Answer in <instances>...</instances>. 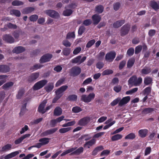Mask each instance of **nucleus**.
Listing matches in <instances>:
<instances>
[{"mask_svg":"<svg viewBox=\"0 0 159 159\" xmlns=\"http://www.w3.org/2000/svg\"><path fill=\"white\" fill-rule=\"evenodd\" d=\"M20 32V30H16L13 32L12 35L16 39H17L19 38Z\"/></svg>","mask_w":159,"mask_h":159,"instance_id":"0e129e2a","label":"nucleus"},{"mask_svg":"<svg viewBox=\"0 0 159 159\" xmlns=\"http://www.w3.org/2000/svg\"><path fill=\"white\" fill-rule=\"evenodd\" d=\"M24 47L22 46H19L16 47L13 49L12 52L13 53L16 54H19L25 51Z\"/></svg>","mask_w":159,"mask_h":159,"instance_id":"aec40b11","label":"nucleus"},{"mask_svg":"<svg viewBox=\"0 0 159 159\" xmlns=\"http://www.w3.org/2000/svg\"><path fill=\"white\" fill-rule=\"evenodd\" d=\"M62 112L61 109L60 107H57L54 110L53 115L56 116L61 115Z\"/></svg>","mask_w":159,"mask_h":159,"instance_id":"c85d7f7f","label":"nucleus"},{"mask_svg":"<svg viewBox=\"0 0 159 159\" xmlns=\"http://www.w3.org/2000/svg\"><path fill=\"white\" fill-rule=\"evenodd\" d=\"M80 138L81 139L87 141L90 139L91 137L90 136L89 134H85L82 135L81 136Z\"/></svg>","mask_w":159,"mask_h":159,"instance_id":"052dcab7","label":"nucleus"},{"mask_svg":"<svg viewBox=\"0 0 159 159\" xmlns=\"http://www.w3.org/2000/svg\"><path fill=\"white\" fill-rule=\"evenodd\" d=\"M75 120H73L71 121H69L66 123H65L61 125L63 127H66L67 126H72L75 125Z\"/></svg>","mask_w":159,"mask_h":159,"instance_id":"3c124183","label":"nucleus"},{"mask_svg":"<svg viewBox=\"0 0 159 159\" xmlns=\"http://www.w3.org/2000/svg\"><path fill=\"white\" fill-rule=\"evenodd\" d=\"M95 43V41L94 39H92L91 40L89 41L86 45V48H89L93 46L94 43Z\"/></svg>","mask_w":159,"mask_h":159,"instance_id":"338daca9","label":"nucleus"},{"mask_svg":"<svg viewBox=\"0 0 159 159\" xmlns=\"http://www.w3.org/2000/svg\"><path fill=\"white\" fill-rule=\"evenodd\" d=\"M58 130V128H53L50 129H48L44 131L42 133L43 136H47L50 134H54Z\"/></svg>","mask_w":159,"mask_h":159,"instance_id":"4468645a","label":"nucleus"},{"mask_svg":"<svg viewBox=\"0 0 159 159\" xmlns=\"http://www.w3.org/2000/svg\"><path fill=\"white\" fill-rule=\"evenodd\" d=\"M7 26L10 29H15L17 28L16 25L13 24L10 22L7 24Z\"/></svg>","mask_w":159,"mask_h":159,"instance_id":"69168bd1","label":"nucleus"},{"mask_svg":"<svg viewBox=\"0 0 159 159\" xmlns=\"http://www.w3.org/2000/svg\"><path fill=\"white\" fill-rule=\"evenodd\" d=\"M77 6V5L76 3H71L68 5H66L65 6V9H66L68 8H70L72 9H74Z\"/></svg>","mask_w":159,"mask_h":159,"instance_id":"4d7b16f0","label":"nucleus"},{"mask_svg":"<svg viewBox=\"0 0 159 159\" xmlns=\"http://www.w3.org/2000/svg\"><path fill=\"white\" fill-rule=\"evenodd\" d=\"M104 7L101 5H97L95 8V11L99 14H101L103 12Z\"/></svg>","mask_w":159,"mask_h":159,"instance_id":"f704fd0d","label":"nucleus"},{"mask_svg":"<svg viewBox=\"0 0 159 159\" xmlns=\"http://www.w3.org/2000/svg\"><path fill=\"white\" fill-rule=\"evenodd\" d=\"M151 91V88L150 87H148L145 88L143 90V95H149Z\"/></svg>","mask_w":159,"mask_h":159,"instance_id":"de8ad7c7","label":"nucleus"},{"mask_svg":"<svg viewBox=\"0 0 159 159\" xmlns=\"http://www.w3.org/2000/svg\"><path fill=\"white\" fill-rule=\"evenodd\" d=\"M50 140V138L45 137L40 139L39 140V141L42 143V144L45 145L49 143Z\"/></svg>","mask_w":159,"mask_h":159,"instance_id":"72a5a7b5","label":"nucleus"},{"mask_svg":"<svg viewBox=\"0 0 159 159\" xmlns=\"http://www.w3.org/2000/svg\"><path fill=\"white\" fill-rule=\"evenodd\" d=\"M11 144H7L2 147L1 151L2 152H5L7 151L11 150Z\"/></svg>","mask_w":159,"mask_h":159,"instance_id":"e433bc0d","label":"nucleus"},{"mask_svg":"<svg viewBox=\"0 0 159 159\" xmlns=\"http://www.w3.org/2000/svg\"><path fill=\"white\" fill-rule=\"evenodd\" d=\"M10 70V68L8 65L4 64L0 65V73H8Z\"/></svg>","mask_w":159,"mask_h":159,"instance_id":"ddd939ff","label":"nucleus"},{"mask_svg":"<svg viewBox=\"0 0 159 159\" xmlns=\"http://www.w3.org/2000/svg\"><path fill=\"white\" fill-rule=\"evenodd\" d=\"M76 147L68 149L65 152H63V153H62L61 154V156L62 157L65 155H66L67 154H69V153H71L72 152L75 151V150L76 149Z\"/></svg>","mask_w":159,"mask_h":159,"instance_id":"58836bf2","label":"nucleus"},{"mask_svg":"<svg viewBox=\"0 0 159 159\" xmlns=\"http://www.w3.org/2000/svg\"><path fill=\"white\" fill-rule=\"evenodd\" d=\"M81 72V68L78 66H75L70 69L69 73L71 76L76 77L80 75Z\"/></svg>","mask_w":159,"mask_h":159,"instance_id":"20e7f679","label":"nucleus"},{"mask_svg":"<svg viewBox=\"0 0 159 159\" xmlns=\"http://www.w3.org/2000/svg\"><path fill=\"white\" fill-rule=\"evenodd\" d=\"M39 76V74L38 72L33 73L28 77V81L30 83H31L35 81Z\"/></svg>","mask_w":159,"mask_h":159,"instance_id":"f8f14e48","label":"nucleus"},{"mask_svg":"<svg viewBox=\"0 0 159 159\" xmlns=\"http://www.w3.org/2000/svg\"><path fill=\"white\" fill-rule=\"evenodd\" d=\"M42 66V65L39 64H36L34 65L33 66L30 67V70L32 71L36 70L39 69H40Z\"/></svg>","mask_w":159,"mask_h":159,"instance_id":"5fc2aeb1","label":"nucleus"},{"mask_svg":"<svg viewBox=\"0 0 159 159\" xmlns=\"http://www.w3.org/2000/svg\"><path fill=\"white\" fill-rule=\"evenodd\" d=\"M136 138V135L134 133H130L125 137V139L133 140Z\"/></svg>","mask_w":159,"mask_h":159,"instance_id":"4c0bfd02","label":"nucleus"},{"mask_svg":"<svg viewBox=\"0 0 159 159\" xmlns=\"http://www.w3.org/2000/svg\"><path fill=\"white\" fill-rule=\"evenodd\" d=\"M54 88V84L53 83H49L48 85L44 88L45 90L48 93L51 92Z\"/></svg>","mask_w":159,"mask_h":159,"instance_id":"b1692460","label":"nucleus"},{"mask_svg":"<svg viewBox=\"0 0 159 159\" xmlns=\"http://www.w3.org/2000/svg\"><path fill=\"white\" fill-rule=\"evenodd\" d=\"M138 90V88H134L131 90L126 91V95L131 94L136 92Z\"/></svg>","mask_w":159,"mask_h":159,"instance_id":"13d9d810","label":"nucleus"},{"mask_svg":"<svg viewBox=\"0 0 159 159\" xmlns=\"http://www.w3.org/2000/svg\"><path fill=\"white\" fill-rule=\"evenodd\" d=\"M142 79L141 77L138 78L136 75L132 76L128 81V84L131 86H139L141 84Z\"/></svg>","mask_w":159,"mask_h":159,"instance_id":"f257e3e1","label":"nucleus"},{"mask_svg":"<svg viewBox=\"0 0 159 159\" xmlns=\"http://www.w3.org/2000/svg\"><path fill=\"white\" fill-rule=\"evenodd\" d=\"M82 109L80 107L78 106H76L73 107L72 112L74 113H78L82 111Z\"/></svg>","mask_w":159,"mask_h":159,"instance_id":"49530a36","label":"nucleus"},{"mask_svg":"<svg viewBox=\"0 0 159 159\" xmlns=\"http://www.w3.org/2000/svg\"><path fill=\"white\" fill-rule=\"evenodd\" d=\"M65 81V78H61L57 81L55 84V86L57 87L63 84Z\"/></svg>","mask_w":159,"mask_h":159,"instance_id":"774afa93","label":"nucleus"},{"mask_svg":"<svg viewBox=\"0 0 159 159\" xmlns=\"http://www.w3.org/2000/svg\"><path fill=\"white\" fill-rule=\"evenodd\" d=\"M96 143V140L93 139L90 140L88 141L84 144V147L89 148L90 147Z\"/></svg>","mask_w":159,"mask_h":159,"instance_id":"4be33fe9","label":"nucleus"},{"mask_svg":"<svg viewBox=\"0 0 159 159\" xmlns=\"http://www.w3.org/2000/svg\"><path fill=\"white\" fill-rule=\"evenodd\" d=\"M77 99V96L75 94L69 95L66 98V100L69 101H76Z\"/></svg>","mask_w":159,"mask_h":159,"instance_id":"a878e982","label":"nucleus"},{"mask_svg":"<svg viewBox=\"0 0 159 159\" xmlns=\"http://www.w3.org/2000/svg\"><path fill=\"white\" fill-rule=\"evenodd\" d=\"M151 69L149 67L145 66L144 68L142 69L141 71V73L142 75H147L151 72Z\"/></svg>","mask_w":159,"mask_h":159,"instance_id":"cd10ccee","label":"nucleus"},{"mask_svg":"<svg viewBox=\"0 0 159 159\" xmlns=\"http://www.w3.org/2000/svg\"><path fill=\"white\" fill-rule=\"evenodd\" d=\"M82 57L80 55H79L76 57L73 58L71 60V62L72 64H77L80 62V59Z\"/></svg>","mask_w":159,"mask_h":159,"instance_id":"c756f323","label":"nucleus"},{"mask_svg":"<svg viewBox=\"0 0 159 159\" xmlns=\"http://www.w3.org/2000/svg\"><path fill=\"white\" fill-rule=\"evenodd\" d=\"M24 3L22 2L17 0H15L11 2V5L13 6H22Z\"/></svg>","mask_w":159,"mask_h":159,"instance_id":"37998d69","label":"nucleus"},{"mask_svg":"<svg viewBox=\"0 0 159 159\" xmlns=\"http://www.w3.org/2000/svg\"><path fill=\"white\" fill-rule=\"evenodd\" d=\"M113 71L112 70L107 69L104 70L102 73V75L103 76L110 75L113 73Z\"/></svg>","mask_w":159,"mask_h":159,"instance_id":"8fccbe9b","label":"nucleus"},{"mask_svg":"<svg viewBox=\"0 0 159 159\" xmlns=\"http://www.w3.org/2000/svg\"><path fill=\"white\" fill-rule=\"evenodd\" d=\"M84 151V148L83 147H80L79 148L75 149V150L73 151L70 154V156L73 155H79L80 154H82Z\"/></svg>","mask_w":159,"mask_h":159,"instance_id":"f3484780","label":"nucleus"},{"mask_svg":"<svg viewBox=\"0 0 159 159\" xmlns=\"http://www.w3.org/2000/svg\"><path fill=\"white\" fill-rule=\"evenodd\" d=\"M14 84V83L10 81L7 83H6L4 84L2 86L3 89H7V88H9L10 87L13 86Z\"/></svg>","mask_w":159,"mask_h":159,"instance_id":"c9c22d12","label":"nucleus"},{"mask_svg":"<svg viewBox=\"0 0 159 159\" xmlns=\"http://www.w3.org/2000/svg\"><path fill=\"white\" fill-rule=\"evenodd\" d=\"M116 55L115 52L111 51L106 54L105 60L109 62H112L115 59Z\"/></svg>","mask_w":159,"mask_h":159,"instance_id":"423d86ee","label":"nucleus"},{"mask_svg":"<svg viewBox=\"0 0 159 159\" xmlns=\"http://www.w3.org/2000/svg\"><path fill=\"white\" fill-rule=\"evenodd\" d=\"M154 110V108L148 107L143 109L142 111V114H147L151 113Z\"/></svg>","mask_w":159,"mask_h":159,"instance_id":"7c9ffc66","label":"nucleus"},{"mask_svg":"<svg viewBox=\"0 0 159 159\" xmlns=\"http://www.w3.org/2000/svg\"><path fill=\"white\" fill-rule=\"evenodd\" d=\"M63 12V15L65 16H69L72 14L73 11L70 9H65Z\"/></svg>","mask_w":159,"mask_h":159,"instance_id":"2f4dec72","label":"nucleus"},{"mask_svg":"<svg viewBox=\"0 0 159 159\" xmlns=\"http://www.w3.org/2000/svg\"><path fill=\"white\" fill-rule=\"evenodd\" d=\"M34 9V8L32 7H26L23 9L22 13L24 14H28L31 12Z\"/></svg>","mask_w":159,"mask_h":159,"instance_id":"393cba45","label":"nucleus"},{"mask_svg":"<svg viewBox=\"0 0 159 159\" xmlns=\"http://www.w3.org/2000/svg\"><path fill=\"white\" fill-rule=\"evenodd\" d=\"M122 137V135L120 134H116L113 136L111 138L112 141H115L120 139Z\"/></svg>","mask_w":159,"mask_h":159,"instance_id":"a18cd8bd","label":"nucleus"},{"mask_svg":"<svg viewBox=\"0 0 159 159\" xmlns=\"http://www.w3.org/2000/svg\"><path fill=\"white\" fill-rule=\"evenodd\" d=\"M25 93L24 89L22 88L19 89L18 91V93L16 96V98L17 99H20L22 98L23 95Z\"/></svg>","mask_w":159,"mask_h":159,"instance_id":"473e14b6","label":"nucleus"},{"mask_svg":"<svg viewBox=\"0 0 159 159\" xmlns=\"http://www.w3.org/2000/svg\"><path fill=\"white\" fill-rule=\"evenodd\" d=\"M48 83L47 80H42L38 81L35 83L33 86V89L34 90H37L43 87Z\"/></svg>","mask_w":159,"mask_h":159,"instance_id":"7ed1b4c3","label":"nucleus"},{"mask_svg":"<svg viewBox=\"0 0 159 159\" xmlns=\"http://www.w3.org/2000/svg\"><path fill=\"white\" fill-rule=\"evenodd\" d=\"M95 97V94L93 93H89L88 95L83 94L81 97L80 100L84 102L88 103L91 101Z\"/></svg>","mask_w":159,"mask_h":159,"instance_id":"f03ea898","label":"nucleus"},{"mask_svg":"<svg viewBox=\"0 0 159 159\" xmlns=\"http://www.w3.org/2000/svg\"><path fill=\"white\" fill-rule=\"evenodd\" d=\"M71 129V127L61 128L59 129V132L61 134L65 133L70 131Z\"/></svg>","mask_w":159,"mask_h":159,"instance_id":"6e6d98bb","label":"nucleus"},{"mask_svg":"<svg viewBox=\"0 0 159 159\" xmlns=\"http://www.w3.org/2000/svg\"><path fill=\"white\" fill-rule=\"evenodd\" d=\"M150 6L152 9L157 11L159 9V2H157L154 1H151L150 2Z\"/></svg>","mask_w":159,"mask_h":159,"instance_id":"6ab92c4d","label":"nucleus"},{"mask_svg":"<svg viewBox=\"0 0 159 159\" xmlns=\"http://www.w3.org/2000/svg\"><path fill=\"white\" fill-rule=\"evenodd\" d=\"M25 153L21 154L19 156V157L20 158H21L25 157L21 159H29L34 157V155L32 154H29L28 155H26V156L25 157Z\"/></svg>","mask_w":159,"mask_h":159,"instance_id":"ea45409f","label":"nucleus"},{"mask_svg":"<svg viewBox=\"0 0 159 159\" xmlns=\"http://www.w3.org/2000/svg\"><path fill=\"white\" fill-rule=\"evenodd\" d=\"M30 134H26L22 136H21L18 139H16L14 143L15 144H18L19 143H20L22 142L23 140L26 138L30 137Z\"/></svg>","mask_w":159,"mask_h":159,"instance_id":"412c9836","label":"nucleus"},{"mask_svg":"<svg viewBox=\"0 0 159 159\" xmlns=\"http://www.w3.org/2000/svg\"><path fill=\"white\" fill-rule=\"evenodd\" d=\"M120 98L117 97L113 101L111 102L110 105L111 106H114L117 105V104H119V103L120 101Z\"/></svg>","mask_w":159,"mask_h":159,"instance_id":"603ef678","label":"nucleus"},{"mask_svg":"<svg viewBox=\"0 0 159 159\" xmlns=\"http://www.w3.org/2000/svg\"><path fill=\"white\" fill-rule=\"evenodd\" d=\"M3 40L7 43H14V39L10 34H5L2 37Z\"/></svg>","mask_w":159,"mask_h":159,"instance_id":"1a4fd4ad","label":"nucleus"},{"mask_svg":"<svg viewBox=\"0 0 159 159\" xmlns=\"http://www.w3.org/2000/svg\"><path fill=\"white\" fill-rule=\"evenodd\" d=\"M52 57V55L51 54L47 53L44 55L40 58L39 62L42 64L47 62L49 61Z\"/></svg>","mask_w":159,"mask_h":159,"instance_id":"6e6552de","label":"nucleus"},{"mask_svg":"<svg viewBox=\"0 0 159 159\" xmlns=\"http://www.w3.org/2000/svg\"><path fill=\"white\" fill-rule=\"evenodd\" d=\"M92 20L93 21L94 25H97L101 20V17L99 15L95 14L92 16Z\"/></svg>","mask_w":159,"mask_h":159,"instance_id":"2eb2a0df","label":"nucleus"},{"mask_svg":"<svg viewBox=\"0 0 159 159\" xmlns=\"http://www.w3.org/2000/svg\"><path fill=\"white\" fill-rule=\"evenodd\" d=\"M85 30L86 28L84 26H80L78 30V34L80 36L82 35L85 31Z\"/></svg>","mask_w":159,"mask_h":159,"instance_id":"79ce46f5","label":"nucleus"},{"mask_svg":"<svg viewBox=\"0 0 159 159\" xmlns=\"http://www.w3.org/2000/svg\"><path fill=\"white\" fill-rule=\"evenodd\" d=\"M130 99V98L129 96L123 97L122 99H120V102H119L118 104V106L121 107L125 104H127L129 102Z\"/></svg>","mask_w":159,"mask_h":159,"instance_id":"9b49d317","label":"nucleus"},{"mask_svg":"<svg viewBox=\"0 0 159 159\" xmlns=\"http://www.w3.org/2000/svg\"><path fill=\"white\" fill-rule=\"evenodd\" d=\"M45 12L47 15L53 18H57L59 16V13L54 10H47Z\"/></svg>","mask_w":159,"mask_h":159,"instance_id":"0eeeda50","label":"nucleus"},{"mask_svg":"<svg viewBox=\"0 0 159 159\" xmlns=\"http://www.w3.org/2000/svg\"><path fill=\"white\" fill-rule=\"evenodd\" d=\"M134 53V49L132 47L130 48H129L127 51V54H128V56L131 57L133 55Z\"/></svg>","mask_w":159,"mask_h":159,"instance_id":"680f3d73","label":"nucleus"},{"mask_svg":"<svg viewBox=\"0 0 159 159\" xmlns=\"http://www.w3.org/2000/svg\"><path fill=\"white\" fill-rule=\"evenodd\" d=\"M47 102V101L46 100H44L40 104L38 109V111L39 112L42 114L46 112V110H45V109L44 108L45 107Z\"/></svg>","mask_w":159,"mask_h":159,"instance_id":"9d476101","label":"nucleus"},{"mask_svg":"<svg viewBox=\"0 0 159 159\" xmlns=\"http://www.w3.org/2000/svg\"><path fill=\"white\" fill-rule=\"evenodd\" d=\"M75 38V32L73 31L72 32H69L67 34L66 36V39H69L71 38L74 39Z\"/></svg>","mask_w":159,"mask_h":159,"instance_id":"c03bdc74","label":"nucleus"},{"mask_svg":"<svg viewBox=\"0 0 159 159\" xmlns=\"http://www.w3.org/2000/svg\"><path fill=\"white\" fill-rule=\"evenodd\" d=\"M152 81V80L151 78L148 77H146L144 80V84L146 85H148L151 84Z\"/></svg>","mask_w":159,"mask_h":159,"instance_id":"864d4df0","label":"nucleus"},{"mask_svg":"<svg viewBox=\"0 0 159 159\" xmlns=\"http://www.w3.org/2000/svg\"><path fill=\"white\" fill-rule=\"evenodd\" d=\"M148 133V130L147 129H140L138 131L139 136L140 138H143L146 137Z\"/></svg>","mask_w":159,"mask_h":159,"instance_id":"a211bd4d","label":"nucleus"},{"mask_svg":"<svg viewBox=\"0 0 159 159\" xmlns=\"http://www.w3.org/2000/svg\"><path fill=\"white\" fill-rule=\"evenodd\" d=\"M89 118L87 117H84L79 120L78 124L80 126H85L88 123Z\"/></svg>","mask_w":159,"mask_h":159,"instance_id":"dca6fc26","label":"nucleus"},{"mask_svg":"<svg viewBox=\"0 0 159 159\" xmlns=\"http://www.w3.org/2000/svg\"><path fill=\"white\" fill-rule=\"evenodd\" d=\"M130 29V25L127 23L125 24L121 28L120 34L121 36L128 34Z\"/></svg>","mask_w":159,"mask_h":159,"instance_id":"39448f33","label":"nucleus"},{"mask_svg":"<svg viewBox=\"0 0 159 159\" xmlns=\"http://www.w3.org/2000/svg\"><path fill=\"white\" fill-rule=\"evenodd\" d=\"M10 14L11 15H14L17 17H20L21 15L20 11L16 9L11 10L10 11Z\"/></svg>","mask_w":159,"mask_h":159,"instance_id":"bb28decb","label":"nucleus"},{"mask_svg":"<svg viewBox=\"0 0 159 159\" xmlns=\"http://www.w3.org/2000/svg\"><path fill=\"white\" fill-rule=\"evenodd\" d=\"M122 87L120 85H117L113 87V89L116 93L120 92L121 89Z\"/></svg>","mask_w":159,"mask_h":159,"instance_id":"bf43d9fd","label":"nucleus"},{"mask_svg":"<svg viewBox=\"0 0 159 159\" xmlns=\"http://www.w3.org/2000/svg\"><path fill=\"white\" fill-rule=\"evenodd\" d=\"M70 48H65L63 49L62 52L64 55L67 56L70 54Z\"/></svg>","mask_w":159,"mask_h":159,"instance_id":"09e8293b","label":"nucleus"},{"mask_svg":"<svg viewBox=\"0 0 159 159\" xmlns=\"http://www.w3.org/2000/svg\"><path fill=\"white\" fill-rule=\"evenodd\" d=\"M125 23V20H121L117 21L114 23L113 26L115 28H118L124 24Z\"/></svg>","mask_w":159,"mask_h":159,"instance_id":"5701e85b","label":"nucleus"},{"mask_svg":"<svg viewBox=\"0 0 159 159\" xmlns=\"http://www.w3.org/2000/svg\"><path fill=\"white\" fill-rule=\"evenodd\" d=\"M30 20L32 22H35L38 20V16L36 15H32L29 17Z\"/></svg>","mask_w":159,"mask_h":159,"instance_id":"e2e57ef3","label":"nucleus"},{"mask_svg":"<svg viewBox=\"0 0 159 159\" xmlns=\"http://www.w3.org/2000/svg\"><path fill=\"white\" fill-rule=\"evenodd\" d=\"M135 62V59L132 58L129 60L127 63V67L130 68L134 65Z\"/></svg>","mask_w":159,"mask_h":159,"instance_id":"a19ab883","label":"nucleus"}]
</instances>
